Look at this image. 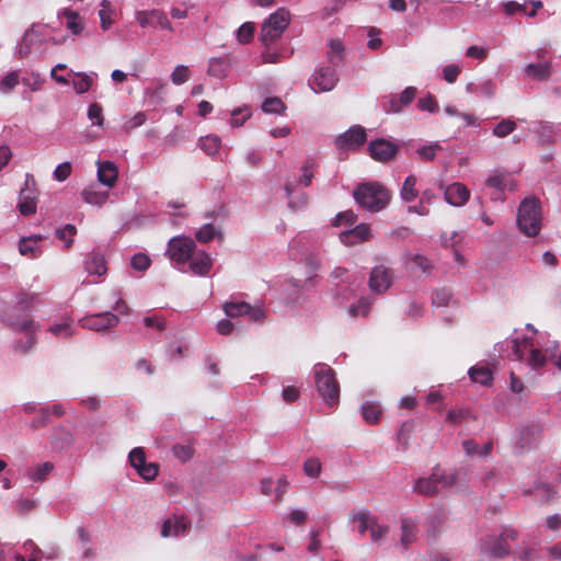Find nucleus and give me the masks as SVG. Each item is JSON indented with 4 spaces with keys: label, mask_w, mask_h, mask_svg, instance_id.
Returning a JSON list of instances; mask_svg holds the SVG:
<instances>
[{
    "label": "nucleus",
    "mask_w": 561,
    "mask_h": 561,
    "mask_svg": "<svg viewBox=\"0 0 561 561\" xmlns=\"http://www.w3.org/2000/svg\"><path fill=\"white\" fill-rule=\"evenodd\" d=\"M18 83L19 75L16 71H12L0 81V90L4 93L10 92L16 87Z\"/></svg>",
    "instance_id": "54"
},
{
    "label": "nucleus",
    "mask_w": 561,
    "mask_h": 561,
    "mask_svg": "<svg viewBox=\"0 0 561 561\" xmlns=\"http://www.w3.org/2000/svg\"><path fill=\"white\" fill-rule=\"evenodd\" d=\"M119 318L110 312H101L84 317L80 320V324L84 329L92 331H102L117 325Z\"/></svg>",
    "instance_id": "14"
},
{
    "label": "nucleus",
    "mask_w": 561,
    "mask_h": 561,
    "mask_svg": "<svg viewBox=\"0 0 561 561\" xmlns=\"http://www.w3.org/2000/svg\"><path fill=\"white\" fill-rule=\"evenodd\" d=\"M401 531V545L408 548L416 539V526L411 519H403Z\"/></svg>",
    "instance_id": "34"
},
{
    "label": "nucleus",
    "mask_w": 561,
    "mask_h": 561,
    "mask_svg": "<svg viewBox=\"0 0 561 561\" xmlns=\"http://www.w3.org/2000/svg\"><path fill=\"white\" fill-rule=\"evenodd\" d=\"M416 176L415 175H409L403 185H402V188H401V198L404 201V202H412L414 201L417 195H419V192L416 190Z\"/></svg>",
    "instance_id": "35"
},
{
    "label": "nucleus",
    "mask_w": 561,
    "mask_h": 561,
    "mask_svg": "<svg viewBox=\"0 0 561 561\" xmlns=\"http://www.w3.org/2000/svg\"><path fill=\"white\" fill-rule=\"evenodd\" d=\"M440 149L442 147L436 142L428 146H423L417 149L416 152L421 159L432 161L436 157V152Z\"/></svg>",
    "instance_id": "55"
},
{
    "label": "nucleus",
    "mask_w": 561,
    "mask_h": 561,
    "mask_svg": "<svg viewBox=\"0 0 561 561\" xmlns=\"http://www.w3.org/2000/svg\"><path fill=\"white\" fill-rule=\"evenodd\" d=\"M461 69L458 65L450 64L444 67L443 69V78L448 83H454L458 76L460 75Z\"/></svg>",
    "instance_id": "58"
},
{
    "label": "nucleus",
    "mask_w": 561,
    "mask_h": 561,
    "mask_svg": "<svg viewBox=\"0 0 561 561\" xmlns=\"http://www.w3.org/2000/svg\"><path fill=\"white\" fill-rule=\"evenodd\" d=\"M381 409L375 402H365L362 405V414L366 423L368 424H377L381 416Z\"/></svg>",
    "instance_id": "31"
},
{
    "label": "nucleus",
    "mask_w": 561,
    "mask_h": 561,
    "mask_svg": "<svg viewBox=\"0 0 561 561\" xmlns=\"http://www.w3.org/2000/svg\"><path fill=\"white\" fill-rule=\"evenodd\" d=\"M71 174V163L66 161L57 165V168L54 171V178L57 181H65L68 179Z\"/></svg>",
    "instance_id": "61"
},
{
    "label": "nucleus",
    "mask_w": 561,
    "mask_h": 561,
    "mask_svg": "<svg viewBox=\"0 0 561 561\" xmlns=\"http://www.w3.org/2000/svg\"><path fill=\"white\" fill-rule=\"evenodd\" d=\"M470 416L469 410L460 409V410H450L447 414V422L451 424H459L463 420Z\"/></svg>",
    "instance_id": "60"
},
{
    "label": "nucleus",
    "mask_w": 561,
    "mask_h": 561,
    "mask_svg": "<svg viewBox=\"0 0 561 561\" xmlns=\"http://www.w3.org/2000/svg\"><path fill=\"white\" fill-rule=\"evenodd\" d=\"M366 140V129L360 125H354L336 138L335 145L342 151H355L363 146Z\"/></svg>",
    "instance_id": "10"
},
{
    "label": "nucleus",
    "mask_w": 561,
    "mask_h": 561,
    "mask_svg": "<svg viewBox=\"0 0 561 561\" xmlns=\"http://www.w3.org/2000/svg\"><path fill=\"white\" fill-rule=\"evenodd\" d=\"M150 257L142 252L134 254L130 259V266L137 272L147 271L150 267Z\"/></svg>",
    "instance_id": "41"
},
{
    "label": "nucleus",
    "mask_w": 561,
    "mask_h": 561,
    "mask_svg": "<svg viewBox=\"0 0 561 561\" xmlns=\"http://www.w3.org/2000/svg\"><path fill=\"white\" fill-rule=\"evenodd\" d=\"M370 237V228L366 224H359L351 230L340 234L341 241L346 245H354L367 241Z\"/></svg>",
    "instance_id": "19"
},
{
    "label": "nucleus",
    "mask_w": 561,
    "mask_h": 561,
    "mask_svg": "<svg viewBox=\"0 0 561 561\" xmlns=\"http://www.w3.org/2000/svg\"><path fill=\"white\" fill-rule=\"evenodd\" d=\"M49 424H50V408L49 407H43L38 411V416L35 417L30 423V426L33 430H38L41 427H46Z\"/></svg>",
    "instance_id": "42"
},
{
    "label": "nucleus",
    "mask_w": 561,
    "mask_h": 561,
    "mask_svg": "<svg viewBox=\"0 0 561 561\" xmlns=\"http://www.w3.org/2000/svg\"><path fill=\"white\" fill-rule=\"evenodd\" d=\"M98 180L101 184L113 187L117 181L118 170L112 161H98Z\"/></svg>",
    "instance_id": "18"
},
{
    "label": "nucleus",
    "mask_w": 561,
    "mask_h": 561,
    "mask_svg": "<svg viewBox=\"0 0 561 561\" xmlns=\"http://www.w3.org/2000/svg\"><path fill=\"white\" fill-rule=\"evenodd\" d=\"M254 23L245 22L236 32L237 39L240 44H248L253 38Z\"/></svg>",
    "instance_id": "40"
},
{
    "label": "nucleus",
    "mask_w": 561,
    "mask_h": 561,
    "mask_svg": "<svg viewBox=\"0 0 561 561\" xmlns=\"http://www.w3.org/2000/svg\"><path fill=\"white\" fill-rule=\"evenodd\" d=\"M417 107L421 111H427L430 113H435L438 111V104L432 94H427L425 98H421L417 101Z\"/></svg>",
    "instance_id": "53"
},
{
    "label": "nucleus",
    "mask_w": 561,
    "mask_h": 561,
    "mask_svg": "<svg viewBox=\"0 0 561 561\" xmlns=\"http://www.w3.org/2000/svg\"><path fill=\"white\" fill-rule=\"evenodd\" d=\"M357 220V215L353 211V210H345V211H342V213H339L335 220H334V225L335 226H341V225H353L355 224Z\"/></svg>",
    "instance_id": "59"
},
{
    "label": "nucleus",
    "mask_w": 561,
    "mask_h": 561,
    "mask_svg": "<svg viewBox=\"0 0 561 561\" xmlns=\"http://www.w3.org/2000/svg\"><path fill=\"white\" fill-rule=\"evenodd\" d=\"M318 394L328 409H334L340 402V383L334 370L327 364L318 363Z\"/></svg>",
    "instance_id": "4"
},
{
    "label": "nucleus",
    "mask_w": 561,
    "mask_h": 561,
    "mask_svg": "<svg viewBox=\"0 0 561 561\" xmlns=\"http://www.w3.org/2000/svg\"><path fill=\"white\" fill-rule=\"evenodd\" d=\"M392 284L391 270L385 265L375 266L369 276L368 286L376 294H383Z\"/></svg>",
    "instance_id": "16"
},
{
    "label": "nucleus",
    "mask_w": 561,
    "mask_h": 561,
    "mask_svg": "<svg viewBox=\"0 0 561 561\" xmlns=\"http://www.w3.org/2000/svg\"><path fill=\"white\" fill-rule=\"evenodd\" d=\"M337 81L335 70L331 67L322 68L318 71V92L331 91Z\"/></svg>",
    "instance_id": "27"
},
{
    "label": "nucleus",
    "mask_w": 561,
    "mask_h": 561,
    "mask_svg": "<svg viewBox=\"0 0 561 561\" xmlns=\"http://www.w3.org/2000/svg\"><path fill=\"white\" fill-rule=\"evenodd\" d=\"M261 108L266 114H282L286 110V105L278 96H270L264 100Z\"/></svg>",
    "instance_id": "36"
},
{
    "label": "nucleus",
    "mask_w": 561,
    "mask_h": 561,
    "mask_svg": "<svg viewBox=\"0 0 561 561\" xmlns=\"http://www.w3.org/2000/svg\"><path fill=\"white\" fill-rule=\"evenodd\" d=\"M541 210L537 198H525L517 210V226L527 237H536L541 230Z\"/></svg>",
    "instance_id": "3"
},
{
    "label": "nucleus",
    "mask_w": 561,
    "mask_h": 561,
    "mask_svg": "<svg viewBox=\"0 0 561 561\" xmlns=\"http://www.w3.org/2000/svg\"><path fill=\"white\" fill-rule=\"evenodd\" d=\"M83 201L91 205L102 206L107 201L110 194L107 191H94L92 188H84L81 192Z\"/></svg>",
    "instance_id": "32"
},
{
    "label": "nucleus",
    "mask_w": 561,
    "mask_h": 561,
    "mask_svg": "<svg viewBox=\"0 0 561 561\" xmlns=\"http://www.w3.org/2000/svg\"><path fill=\"white\" fill-rule=\"evenodd\" d=\"M229 65L225 58H210L207 73L215 78H225L228 73Z\"/></svg>",
    "instance_id": "33"
},
{
    "label": "nucleus",
    "mask_w": 561,
    "mask_h": 561,
    "mask_svg": "<svg viewBox=\"0 0 561 561\" xmlns=\"http://www.w3.org/2000/svg\"><path fill=\"white\" fill-rule=\"evenodd\" d=\"M136 20L141 27H161L162 30L173 31L172 24L163 11L153 9L149 11H138Z\"/></svg>",
    "instance_id": "15"
},
{
    "label": "nucleus",
    "mask_w": 561,
    "mask_h": 561,
    "mask_svg": "<svg viewBox=\"0 0 561 561\" xmlns=\"http://www.w3.org/2000/svg\"><path fill=\"white\" fill-rule=\"evenodd\" d=\"M70 75H73V79H72L71 83H72L75 91L78 94H83V93L88 92L94 82V78L96 77L95 72L85 73V72L71 71Z\"/></svg>",
    "instance_id": "23"
},
{
    "label": "nucleus",
    "mask_w": 561,
    "mask_h": 561,
    "mask_svg": "<svg viewBox=\"0 0 561 561\" xmlns=\"http://www.w3.org/2000/svg\"><path fill=\"white\" fill-rule=\"evenodd\" d=\"M190 78V70L186 66L179 65L171 73V80L174 84H182Z\"/></svg>",
    "instance_id": "52"
},
{
    "label": "nucleus",
    "mask_w": 561,
    "mask_h": 561,
    "mask_svg": "<svg viewBox=\"0 0 561 561\" xmlns=\"http://www.w3.org/2000/svg\"><path fill=\"white\" fill-rule=\"evenodd\" d=\"M4 321L7 324L15 331L23 332L26 340H16L13 343V351L20 354H27L36 344V330L39 327L33 319L28 317H22L12 312L5 313Z\"/></svg>",
    "instance_id": "2"
},
{
    "label": "nucleus",
    "mask_w": 561,
    "mask_h": 561,
    "mask_svg": "<svg viewBox=\"0 0 561 561\" xmlns=\"http://www.w3.org/2000/svg\"><path fill=\"white\" fill-rule=\"evenodd\" d=\"M190 270L199 276L206 275L211 267V260L208 253L203 250H196L194 255L188 260Z\"/></svg>",
    "instance_id": "21"
},
{
    "label": "nucleus",
    "mask_w": 561,
    "mask_h": 561,
    "mask_svg": "<svg viewBox=\"0 0 561 561\" xmlns=\"http://www.w3.org/2000/svg\"><path fill=\"white\" fill-rule=\"evenodd\" d=\"M398 150L397 145L383 138L375 139L368 145L369 156L381 163L391 161L397 156Z\"/></svg>",
    "instance_id": "13"
},
{
    "label": "nucleus",
    "mask_w": 561,
    "mask_h": 561,
    "mask_svg": "<svg viewBox=\"0 0 561 561\" xmlns=\"http://www.w3.org/2000/svg\"><path fill=\"white\" fill-rule=\"evenodd\" d=\"M417 90L415 87H407L401 94H390L382 99V107L387 113H400L415 99Z\"/></svg>",
    "instance_id": "12"
},
{
    "label": "nucleus",
    "mask_w": 561,
    "mask_h": 561,
    "mask_svg": "<svg viewBox=\"0 0 561 561\" xmlns=\"http://www.w3.org/2000/svg\"><path fill=\"white\" fill-rule=\"evenodd\" d=\"M455 482L454 477L446 476L444 473L434 472L428 478H420L414 484V491L425 495H436L442 490L448 488Z\"/></svg>",
    "instance_id": "8"
},
{
    "label": "nucleus",
    "mask_w": 561,
    "mask_h": 561,
    "mask_svg": "<svg viewBox=\"0 0 561 561\" xmlns=\"http://www.w3.org/2000/svg\"><path fill=\"white\" fill-rule=\"evenodd\" d=\"M58 18H66V27L71 32V34L80 35L83 32L84 25L81 22L78 12L70 9H64L58 13Z\"/></svg>",
    "instance_id": "25"
},
{
    "label": "nucleus",
    "mask_w": 561,
    "mask_h": 561,
    "mask_svg": "<svg viewBox=\"0 0 561 561\" xmlns=\"http://www.w3.org/2000/svg\"><path fill=\"white\" fill-rule=\"evenodd\" d=\"M138 474L146 481L153 480L159 471V467L153 462H145L142 466L136 469Z\"/></svg>",
    "instance_id": "47"
},
{
    "label": "nucleus",
    "mask_w": 561,
    "mask_h": 561,
    "mask_svg": "<svg viewBox=\"0 0 561 561\" xmlns=\"http://www.w3.org/2000/svg\"><path fill=\"white\" fill-rule=\"evenodd\" d=\"M354 522L358 523V531L364 534L369 530L373 518L367 513H359L354 517Z\"/></svg>",
    "instance_id": "64"
},
{
    "label": "nucleus",
    "mask_w": 561,
    "mask_h": 561,
    "mask_svg": "<svg viewBox=\"0 0 561 561\" xmlns=\"http://www.w3.org/2000/svg\"><path fill=\"white\" fill-rule=\"evenodd\" d=\"M172 453L179 460L185 462L193 457L194 448L191 445L175 444L172 447Z\"/></svg>",
    "instance_id": "45"
},
{
    "label": "nucleus",
    "mask_w": 561,
    "mask_h": 561,
    "mask_svg": "<svg viewBox=\"0 0 561 561\" xmlns=\"http://www.w3.org/2000/svg\"><path fill=\"white\" fill-rule=\"evenodd\" d=\"M515 529H505L500 536L488 535L480 540V553L486 558L502 559L511 553L507 540H516Z\"/></svg>",
    "instance_id": "5"
},
{
    "label": "nucleus",
    "mask_w": 561,
    "mask_h": 561,
    "mask_svg": "<svg viewBox=\"0 0 561 561\" xmlns=\"http://www.w3.org/2000/svg\"><path fill=\"white\" fill-rule=\"evenodd\" d=\"M88 118L92 122V125L102 126L104 122L102 106L98 103H92L88 108Z\"/></svg>",
    "instance_id": "48"
},
{
    "label": "nucleus",
    "mask_w": 561,
    "mask_h": 561,
    "mask_svg": "<svg viewBox=\"0 0 561 561\" xmlns=\"http://www.w3.org/2000/svg\"><path fill=\"white\" fill-rule=\"evenodd\" d=\"M485 184L490 188H494L491 198L493 201H504V188L506 187V178L501 173H495L488 178Z\"/></svg>",
    "instance_id": "26"
},
{
    "label": "nucleus",
    "mask_w": 561,
    "mask_h": 561,
    "mask_svg": "<svg viewBox=\"0 0 561 561\" xmlns=\"http://www.w3.org/2000/svg\"><path fill=\"white\" fill-rule=\"evenodd\" d=\"M53 469L54 465L49 461H46L37 466L35 469L28 470V477L34 482L44 481Z\"/></svg>",
    "instance_id": "38"
},
{
    "label": "nucleus",
    "mask_w": 561,
    "mask_h": 561,
    "mask_svg": "<svg viewBox=\"0 0 561 561\" xmlns=\"http://www.w3.org/2000/svg\"><path fill=\"white\" fill-rule=\"evenodd\" d=\"M36 35L33 28H30L25 32L21 43L18 47V54L20 57L26 56L30 51L32 46L34 45L33 36Z\"/></svg>",
    "instance_id": "43"
},
{
    "label": "nucleus",
    "mask_w": 561,
    "mask_h": 561,
    "mask_svg": "<svg viewBox=\"0 0 561 561\" xmlns=\"http://www.w3.org/2000/svg\"><path fill=\"white\" fill-rule=\"evenodd\" d=\"M354 198L364 209L377 213L389 204L391 194L382 184L369 182L357 186Z\"/></svg>",
    "instance_id": "1"
},
{
    "label": "nucleus",
    "mask_w": 561,
    "mask_h": 561,
    "mask_svg": "<svg viewBox=\"0 0 561 561\" xmlns=\"http://www.w3.org/2000/svg\"><path fill=\"white\" fill-rule=\"evenodd\" d=\"M221 140L216 135H209L201 138L199 145L202 150L208 156H214L218 152L220 148Z\"/></svg>",
    "instance_id": "37"
},
{
    "label": "nucleus",
    "mask_w": 561,
    "mask_h": 561,
    "mask_svg": "<svg viewBox=\"0 0 561 561\" xmlns=\"http://www.w3.org/2000/svg\"><path fill=\"white\" fill-rule=\"evenodd\" d=\"M38 198V191L36 188V182L32 174H25L24 186L21 188L19 194V211L23 216H30L36 213V205Z\"/></svg>",
    "instance_id": "9"
},
{
    "label": "nucleus",
    "mask_w": 561,
    "mask_h": 561,
    "mask_svg": "<svg viewBox=\"0 0 561 561\" xmlns=\"http://www.w3.org/2000/svg\"><path fill=\"white\" fill-rule=\"evenodd\" d=\"M528 77L536 80H547L551 76V65L549 62L529 64L525 68Z\"/></svg>",
    "instance_id": "28"
},
{
    "label": "nucleus",
    "mask_w": 561,
    "mask_h": 561,
    "mask_svg": "<svg viewBox=\"0 0 561 561\" xmlns=\"http://www.w3.org/2000/svg\"><path fill=\"white\" fill-rule=\"evenodd\" d=\"M195 242L187 237H173L168 243L167 254L172 262L185 264L194 255Z\"/></svg>",
    "instance_id": "7"
},
{
    "label": "nucleus",
    "mask_w": 561,
    "mask_h": 561,
    "mask_svg": "<svg viewBox=\"0 0 561 561\" xmlns=\"http://www.w3.org/2000/svg\"><path fill=\"white\" fill-rule=\"evenodd\" d=\"M19 251L22 255H26L30 257H37L42 250L38 244H36V240L33 237H23L19 242Z\"/></svg>",
    "instance_id": "30"
},
{
    "label": "nucleus",
    "mask_w": 561,
    "mask_h": 561,
    "mask_svg": "<svg viewBox=\"0 0 561 561\" xmlns=\"http://www.w3.org/2000/svg\"><path fill=\"white\" fill-rule=\"evenodd\" d=\"M516 128V123L512 119L501 121L493 129V134L496 137L503 138L513 133Z\"/></svg>",
    "instance_id": "44"
},
{
    "label": "nucleus",
    "mask_w": 561,
    "mask_h": 561,
    "mask_svg": "<svg viewBox=\"0 0 561 561\" xmlns=\"http://www.w3.org/2000/svg\"><path fill=\"white\" fill-rule=\"evenodd\" d=\"M470 197V192L462 183L456 182L448 185L445 190V199L453 206L465 205Z\"/></svg>",
    "instance_id": "17"
},
{
    "label": "nucleus",
    "mask_w": 561,
    "mask_h": 561,
    "mask_svg": "<svg viewBox=\"0 0 561 561\" xmlns=\"http://www.w3.org/2000/svg\"><path fill=\"white\" fill-rule=\"evenodd\" d=\"M50 444L55 449L64 450L69 448L75 443L72 432L66 426L56 427L50 437Z\"/></svg>",
    "instance_id": "20"
},
{
    "label": "nucleus",
    "mask_w": 561,
    "mask_h": 561,
    "mask_svg": "<svg viewBox=\"0 0 561 561\" xmlns=\"http://www.w3.org/2000/svg\"><path fill=\"white\" fill-rule=\"evenodd\" d=\"M529 357L527 359L528 364L537 369L545 365L546 363V356L542 354V352L538 348H535L533 345L529 347Z\"/></svg>",
    "instance_id": "49"
},
{
    "label": "nucleus",
    "mask_w": 561,
    "mask_h": 561,
    "mask_svg": "<svg viewBox=\"0 0 561 561\" xmlns=\"http://www.w3.org/2000/svg\"><path fill=\"white\" fill-rule=\"evenodd\" d=\"M77 232V229L73 225L67 224L64 228L56 230V237L62 241H65V247L70 248L73 243L72 238H67L68 236H73Z\"/></svg>",
    "instance_id": "50"
},
{
    "label": "nucleus",
    "mask_w": 561,
    "mask_h": 561,
    "mask_svg": "<svg viewBox=\"0 0 561 561\" xmlns=\"http://www.w3.org/2000/svg\"><path fill=\"white\" fill-rule=\"evenodd\" d=\"M37 298L36 294L22 293L18 297V306L22 311H27Z\"/></svg>",
    "instance_id": "62"
},
{
    "label": "nucleus",
    "mask_w": 561,
    "mask_h": 561,
    "mask_svg": "<svg viewBox=\"0 0 561 561\" xmlns=\"http://www.w3.org/2000/svg\"><path fill=\"white\" fill-rule=\"evenodd\" d=\"M84 270L92 275L103 276L106 274L107 267L104 255L95 251L87 254Z\"/></svg>",
    "instance_id": "22"
},
{
    "label": "nucleus",
    "mask_w": 561,
    "mask_h": 561,
    "mask_svg": "<svg viewBox=\"0 0 561 561\" xmlns=\"http://www.w3.org/2000/svg\"><path fill=\"white\" fill-rule=\"evenodd\" d=\"M470 379L482 386H491L493 382L492 370L483 364H478L469 369Z\"/></svg>",
    "instance_id": "24"
},
{
    "label": "nucleus",
    "mask_w": 561,
    "mask_h": 561,
    "mask_svg": "<svg viewBox=\"0 0 561 561\" xmlns=\"http://www.w3.org/2000/svg\"><path fill=\"white\" fill-rule=\"evenodd\" d=\"M216 234L217 231L213 224H205L197 230L195 238L197 241L206 243L213 240Z\"/></svg>",
    "instance_id": "46"
},
{
    "label": "nucleus",
    "mask_w": 561,
    "mask_h": 561,
    "mask_svg": "<svg viewBox=\"0 0 561 561\" xmlns=\"http://www.w3.org/2000/svg\"><path fill=\"white\" fill-rule=\"evenodd\" d=\"M531 346L530 339H523L518 341L517 339L512 341V350L516 359L522 360L525 358L526 353L529 352V347Z\"/></svg>",
    "instance_id": "39"
},
{
    "label": "nucleus",
    "mask_w": 561,
    "mask_h": 561,
    "mask_svg": "<svg viewBox=\"0 0 561 561\" xmlns=\"http://www.w3.org/2000/svg\"><path fill=\"white\" fill-rule=\"evenodd\" d=\"M128 460L131 467L135 469L139 468L146 462V455L145 450L141 447H136L133 450H130L128 455Z\"/></svg>",
    "instance_id": "51"
},
{
    "label": "nucleus",
    "mask_w": 561,
    "mask_h": 561,
    "mask_svg": "<svg viewBox=\"0 0 561 561\" xmlns=\"http://www.w3.org/2000/svg\"><path fill=\"white\" fill-rule=\"evenodd\" d=\"M290 22V14L285 8L277 9L266 19L261 27L260 41L264 46H270L277 38L280 37L283 32L287 28Z\"/></svg>",
    "instance_id": "6"
},
{
    "label": "nucleus",
    "mask_w": 561,
    "mask_h": 561,
    "mask_svg": "<svg viewBox=\"0 0 561 561\" xmlns=\"http://www.w3.org/2000/svg\"><path fill=\"white\" fill-rule=\"evenodd\" d=\"M451 294L449 290L442 288L435 290L433 295V304L437 307H445L449 304Z\"/></svg>",
    "instance_id": "57"
},
{
    "label": "nucleus",
    "mask_w": 561,
    "mask_h": 561,
    "mask_svg": "<svg viewBox=\"0 0 561 561\" xmlns=\"http://www.w3.org/2000/svg\"><path fill=\"white\" fill-rule=\"evenodd\" d=\"M388 527L387 526H382V525H379L378 523H376V520L373 518V522H371V525H370V528H369V531H370V537L374 541H378L379 539H381L382 537H385L387 534H388Z\"/></svg>",
    "instance_id": "63"
},
{
    "label": "nucleus",
    "mask_w": 561,
    "mask_h": 561,
    "mask_svg": "<svg viewBox=\"0 0 561 561\" xmlns=\"http://www.w3.org/2000/svg\"><path fill=\"white\" fill-rule=\"evenodd\" d=\"M313 179V164L306 163L301 167V175L299 176L297 184L302 186H309Z\"/></svg>",
    "instance_id": "56"
},
{
    "label": "nucleus",
    "mask_w": 561,
    "mask_h": 561,
    "mask_svg": "<svg viewBox=\"0 0 561 561\" xmlns=\"http://www.w3.org/2000/svg\"><path fill=\"white\" fill-rule=\"evenodd\" d=\"M224 311L229 318L248 316L251 321L260 322L265 318L264 311L259 307H252L244 301H228L224 304Z\"/></svg>",
    "instance_id": "11"
},
{
    "label": "nucleus",
    "mask_w": 561,
    "mask_h": 561,
    "mask_svg": "<svg viewBox=\"0 0 561 561\" xmlns=\"http://www.w3.org/2000/svg\"><path fill=\"white\" fill-rule=\"evenodd\" d=\"M328 59L333 67H339L343 64L344 46L340 39H331L329 43Z\"/></svg>",
    "instance_id": "29"
}]
</instances>
